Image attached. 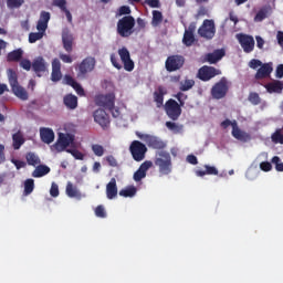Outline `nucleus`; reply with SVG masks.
Returning <instances> with one entry per match:
<instances>
[{
	"instance_id": "f257e3e1",
	"label": "nucleus",
	"mask_w": 283,
	"mask_h": 283,
	"mask_svg": "<svg viewBox=\"0 0 283 283\" xmlns=\"http://www.w3.org/2000/svg\"><path fill=\"white\" fill-rule=\"evenodd\" d=\"M154 165L157 167L160 176H169L174 171V163L171 161V155L165 150L156 154Z\"/></svg>"
},
{
	"instance_id": "f03ea898",
	"label": "nucleus",
	"mask_w": 283,
	"mask_h": 283,
	"mask_svg": "<svg viewBox=\"0 0 283 283\" xmlns=\"http://www.w3.org/2000/svg\"><path fill=\"white\" fill-rule=\"evenodd\" d=\"M8 78L9 85L14 96H17V98H19L20 101H28V98H30V95L28 94V91H25V88L19 84V75L14 70H8Z\"/></svg>"
},
{
	"instance_id": "7ed1b4c3",
	"label": "nucleus",
	"mask_w": 283,
	"mask_h": 283,
	"mask_svg": "<svg viewBox=\"0 0 283 283\" xmlns=\"http://www.w3.org/2000/svg\"><path fill=\"white\" fill-rule=\"evenodd\" d=\"M136 25V20L132 15H125L117 22V34L122 39H128L134 34V28Z\"/></svg>"
},
{
	"instance_id": "20e7f679",
	"label": "nucleus",
	"mask_w": 283,
	"mask_h": 283,
	"mask_svg": "<svg viewBox=\"0 0 283 283\" xmlns=\"http://www.w3.org/2000/svg\"><path fill=\"white\" fill-rule=\"evenodd\" d=\"M231 87V82L227 77H221L219 82L214 83L211 87L210 94L216 101H221L226 98L229 94V88Z\"/></svg>"
},
{
	"instance_id": "39448f33",
	"label": "nucleus",
	"mask_w": 283,
	"mask_h": 283,
	"mask_svg": "<svg viewBox=\"0 0 283 283\" xmlns=\"http://www.w3.org/2000/svg\"><path fill=\"white\" fill-rule=\"evenodd\" d=\"M94 67H96V59L85 57L76 67L77 78H86L90 72H94Z\"/></svg>"
},
{
	"instance_id": "423d86ee",
	"label": "nucleus",
	"mask_w": 283,
	"mask_h": 283,
	"mask_svg": "<svg viewBox=\"0 0 283 283\" xmlns=\"http://www.w3.org/2000/svg\"><path fill=\"white\" fill-rule=\"evenodd\" d=\"M220 74H222V71H220V69L203 65L198 70L197 78H199V81H203V83H207L208 81H211V78L220 76Z\"/></svg>"
},
{
	"instance_id": "0eeeda50",
	"label": "nucleus",
	"mask_w": 283,
	"mask_h": 283,
	"mask_svg": "<svg viewBox=\"0 0 283 283\" xmlns=\"http://www.w3.org/2000/svg\"><path fill=\"white\" fill-rule=\"evenodd\" d=\"M129 151L136 163H143L145 154H147V146L139 140H133L129 146Z\"/></svg>"
},
{
	"instance_id": "6e6552de",
	"label": "nucleus",
	"mask_w": 283,
	"mask_h": 283,
	"mask_svg": "<svg viewBox=\"0 0 283 283\" xmlns=\"http://www.w3.org/2000/svg\"><path fill=\"white\" fill-rule=\"evenodd\" d=\"M165 67L167 72H178L185 67V56L182 55H170L166 59Z\"/></svg>"
},
{
	"instance_id": "1a4fd4ad",
	"label": "nucleus",
	"mask_w": 283,
	"mask_h": 283,
	"mask_svg": "<svg viewBox=\"0 0 283 283\" xmlns=\"http://www.w3.org/2000/svg\"><path fill=\"white\" fill-rule=\"evenodd\" d=\"M136 136L146 143V145H148L151 149H165V147H167L165 142H163V139L158 138L157 136L143 133H136Z\"/></svg>"
},
{
	"instance_id": "9d476101",
	"label": "nucleus",
	"mask_w": 283,
	"mask_h": 283,
	"mask_svg": "<svg viewBox=\"0 0 283 283\" xmlns=\"http://www.w3.org/2000/svg\"><path fill=\"white\" fill-rule=\"evenodd\" d=\"M182 106L176 102V99H168L165 104V111L168 117H170L171 120H178L180 118V115L182 114Z\"/></svg>"
},
{
	"instance_id": "9b49d317",
	"label": "nucleus",
	"mask_w": 283,
	"mask_h": 283,
	"mask_svg": "<svg viewBox=\"0 0 283 283\" xmlns=\"http://www.w3.org/2000/svg\"><path fill=\"white\" fill-rule=\"evenodd\" d=\"M198 34L202 39H213L216 36V22L213 20H203L201 27L198 29Z\"/></svg>"
},
{
	"instance_id": "f8f14e48",
	"label": "nucleus",
	"mask_w": 283,
	"mask_h": 283,
	"mask_svg": "<svg viewBox=\"0 0 283 283\" xmlns=\"http://www.w3.org/2000/svg\"><path fill=\"white\" fill-rule=\"evenodd\" d=\"M237 39L245 54H251L255 50V39L252 35L240 33Z\"/></svg>"
},
{
	"instance_id": "ddd939ff",
	"label": "nucleus",
	"mask_w": 283,
	"mask_h": 283,
	"mask_svg": "<svg viewBox=\"0 0 283 283\" xmlns=\"http://www.w3.org/2000/svg\"><path fill=\"white\" fill-rule=\"evenodd\" d=\"M96 105L104 107L105 109H113L114 105H116V95L114 93L98 95L96 97Z\"/></svg>"
},
{
	"instance_id": "4468645a",
	"label": "nucleus",
	"mask_w": 283,
	"mask_h": 283,
	"mask_svg": "<svg viewBox=\"0 0 283 283\" xmlns=\"http://www.w3.org/2000/svg\"><path fill=\"white\" fill-rule=\"evenodd\" d=\"M118 55L120 57V61L124 65V70L126 72H134V60H132V54L129 53V50L127 48H122L118 50Z\"/></svg>"
},
{
	"instance_id": "2eb2a0df",
	"label": "nucleus",
	"mask_w": 283,
	"mask_h": 283,
	"mask_svg": "<svg viewBox=\"0 0 283 283\" xmlns=\"http://www.w3.org/2000/svg\"><path fill=\"white\" fill-rule=\"evenodd\" d=\"M93 117L95 123H97V125L103 129H107V127H109L111 125L109 115L107 114V112H105V109L103 108L96 109L93 113Z\"/></svg>"
},
{
	"instance_id": "dca6fc26",
	"label": "nucleus",
	"mask_w": 283,
	"mask_h": 283,
	"mask_svg": "<svg viewBox=\"0 0 283 283\" xmlns=\"http://www.w3.org/2000/svg\"><path fill=\"white\" fill-rule=\"evenodd\" d=\"M71 143H74V137H72V135L60 133L53 147L56 151H65V149L70 147Z\"/></svg>"
},
{
	"instance_id": "f3484780",
	"label": "nucleus",
	"mask_w": 283,
	"mask_h": 283,
	"mask_svg": "<svg viewBox=\"0 0 283 283\" xmlns=\"http://www.w3.org/2000/svg\"><path fill=\"white\" fill-rule=\"evenodd\" d=\"M32 70L35 72L36 76L41 77L48 72V62H45L43 56H38L32 62Z\"/></svg>"
},
{
	"instance_id": "a211bd4d",
	"label": "nucleus",
	"mask_w": 283,
	"mask_h": 283,
	"mask_svg": "<svg viewBox=\"0 0 283 283\" xmlns=\"http://www.w3.org/2000/svg\"><path fill=\"white\" fill-rule=\"evenodd\" d=\"M154 164L149 160L144 161L139 168L134 172L133 179L135 182H140L144 178H147V171L151 169Z\"/></svg>"
},
{
	"instance_id": "6ab92c4d",
	"label": "nucleus",
	"mask_w": 283,
	"mask_h": 283,
	"mask_svg": "<svg viewBox=\"0 0 283 283\" xmlns=\"http://www.w3.org/2000/svg\"><path fill=\"white\" fill-rule=\"evenodd\" d=\"M62 43L65 52H72L74 50V35L71 34L70 29L65 28L62 30Z\"/></svg>"
},
{
	"instance_id": "aec40b11",
	"label": "nucleus",
	"mask_w": 283,
	"mask_h": 283,
	"mask_svg": "<svg viewBox=\"0 0 283 283\" xmlns=\"http://www.w3.org/2000/svg\"><path fill=\"white\" fill-rule=\"evenodd\" d=\"M233 129H232V136L233 138H235L237 140H240V143H249V140H251V134L240 129V127H238V122L233 120Z\"/></svg>"
},
{
	"instance_id": "412c9836",
	"label": "nucleus",
	"mask_w": 283,
	"mask_h": 283,
	"mask_svg": "<svg viewBox=\"0 0 283 283\" xmlns=\"http://www.w3.org/2000/svg\"><path fill=\"white\" fill-rule=\"evenodd\" d=\"M273 72V63H264L260 66V69L255 73L256 81H260L262 78H266L268 76H271V73Z\"/></svg>"
},
{
	"instance_id": "4be33fe9",
	"label": "nucleus",
	"mask_w": 283,
	"mask_h": 283,
	"mask_svg": "<svg viewBox=\"0 0 283 283\" xmlns=\"http://www.w3.org/2000/svg\"><path fill=\"white\" fill-rule=\"evenodd\" d=\"M62 78L63 73H61V61L59 59H54L52 61L51 81H53V83H59Z\"/></svg>"
},
{
	"instance_id": "5701e85b",
	"label": "nucleus",
	"mask_w": 283,
	"mask_h": 283,
	"mask_svg": "<svg viewBox=\"0 0 283 283\" xmlns=\"http://www.w3.org/2000/svg\"><path fill=\"white\" fill-rule=\"evenodd\" d=\"M51 14L48 11H41L40 19L36 24V30L39 32H45L48 30V23H50Z\"/></svg>"
},
{
	"instance_id": "b1692460",
	"label": "nucleus",
	"mask_w": 283,
	"mask_h": 283,
	"mask_svg": "<svg viewBox=\"0 0 283 283\" xmlns=\"http://www.w3.org/2000/svg\"><path fill=\"white\" fill-rule=\"evenodd\" d=\"M64 81L66 85H70L71 87H73V90H75L78 96H85V90L78 82H76V80H74V77H72L71 75H65Z\"/></svg>"
},
{
	"instance_id": "393cba45",
	"label": "nucleus",
	"mask_w": 283,
	"mask_h": 283,
	"mask_svg": "<svg viewBox=\"0 0 283 283\" xmlns=\"http://www.w3.org/2000/svg\"><path fill=\"white\" fill-rule=\"evenodd\" d=\"M224 54H226L224 49H218V50H214L212 53H208L206 55V60L208 63L213 65L218 63V61H221Z\"/></svg>"
},
{
	"instance_id": "a878e982",
	"label": "nucleus",
	"mask_w": 283,
	"mask_h": 283,
	"mask_svg": "<svg viewBox=\"0 0 283 283\" xmlns=\"http://www.w3.org/2000/svg\"><path fill=\"white\" fill-rule=\"evenodd\" d=\"M106 196L108 200H114L118 196V186L116 185V178H112L106 185Z\"/></svg>"
},
{
	"instance_id": "bb28decb",
	"label": "nucleus",
	"mask_w": 283,
	"mask_h": 283,
	"mask_svg": "<svg viewBox=\"0 0 283 283\" xmlns=\"http://www.w3.org/2000/svg\"><path fill=\"white\" fill-rule=\"evenodd\" d=\"M265 90L269 94H282L283 91V82L280 80H275L265 85Z\"/></svg>"
},
{
	"instance_id": "cd10ccee",
	"label": "nucleus",
	"mask_w": 283,
	"mask_h": 283,
	"mask_svg": "<svg viewBox=\"0 0 283 283\" xmlns=\"http://www.w3.org/2000/svg\"><path fill=\"white\" fill-rule=\"evenodd\" d=\"M40 137L42 143L51 145V143H54V130H52L51 128H41Z\"/></svg>"
},
{
	"instance_id": "c85d7f7f",
	"label": "nucleus",
	"mask_w": 283,
	"mask_h": 283,
	"mask_svg": "<svg viewBox=\"0 0 283 283\" xmlns=\"http://www.w3.org/2000/svg\"><path fill=\"white\" fill-rule=\"evenodd\" d=\"M23 59V49H17L8 53L7 61L8 63H20Z\"/></svg>"
},
{
	"instance_id": "c756f323",
	"label": "nucleus",
	"mask_w": 283,
	"mask_h": 283,
	"mask_svg": "<svg viewBox=\"0 0 283 283\" xmlns=\"http://www.w3.org/2000/svg\"><path fill=\"white\" fill-rule=\"evenodd\" d=\"M66 196H69V198H76L77 200H81V198H83L81 190H78V188L74 186L71 181H69L66 185Z\"/></svg>"
},
{
	"instance_id": "7c9ffc66",
	"label": "nucleus",
	"mask_w": 283,
	"mask_h": 283,
	"mask_svg": "<svg viewBox=\"0 0 283 283\" xmlns=\"http://www.w3.org/2000/svg\"><path fill=\"white\" fill-rule=\"evenodd\" d=\"M203 168L206 170H196V176L199 178H203V176H218V168L210 165H205Z\"/></svg>"
},
{
	"instance_id": "2f4dec72",
	"label": "nucleus",
	"mask_w": 283,
	"mask_h": 283,
	"mask_svg": "<svg viewBox=\"0 0 283 283\" xmlns=\"http://www.w3.org/2000/svg\"><path fill=\"white\" fill-rule=\"evenodd\" d=\"M165 94H167V90L163 86H158L157 91L154 93V101L157 107H163V103H165Z\"/></svg>"
},
{
	"instance_id": "473e14b6",
	"label": "nucleus",
	"mask_w": 283,
	"mask_h": 283,
	"mask_svg": "<svg viewBox=\"0 0 283 283\" xmlns=\"http://www.w3.org/2000/svg\"><path fill=\"white\" fill-rule=\"evenodd\" d=\"M64 105L69 107V109H76L78 107V97L73 94H67L64 96Z\"/></svg>"
},
{
	"instance_id": "72a5a7b5",
	"label": "nucleus",
	"mask_w": 283,
	"mask_h": 283,
	"mask_svg": "<svg viewBox=\"0 0 283 283\" xmlns=\"http://www.w3.org/2000/svg\"><path fill=\"white\" fill-rule=\"evenodd\" d=\"M50 174V167L46 165H40L36 166V168L32 172L33 178H43V176H48Z\"/></svg>"
},
{
	"instance_id": "f704fd0d",
	"label": "nucleus",
	"mask_w": 283,
	"mask_h": 283,
	"mask_svg": "<svg viewBox=\"0 0 283 283\" xmlns=\"http://www.w3.org/2000/svg\"><path fill=\"white\" fill-rule=\"evenodd\" d=\"M25 160L30 167H38V165H41V158L34 153H27Z\"/></svg>"
},
{
	"instance_id": "c9c22d12",
	"label": "nucleus",
	"mask_w": 283,
	"mask_h": 283,
	"mask_svg": "<svg viewBox=\"0 0 283 283\" xmlns=\"http://www.w3.org/2000/svg\"><path fill=\"white\" fill-rule=\"evenodd\" d=\"M12 140L13 149L15 150L21 149V146L25 143V139L23 138V135H21V133L13 134Z\"/></svg>"
},
{
	"instance_id": "e433bc0d",
	"label": "nucleus",
	"mask_w": 283,
	"mask_h": 283,
	"mask_svg": "<svg viewBox=\"0 0 283 283\" xmlns=\"http://www.w3.org/2000/svg\"><path fill=\"white\" fill-rule=\"evenodd\" d=\"M136 191H137L136 187L129 186L125 189H122L119 191V196H122L123 198H134V196H136Z\"/></svg>"
},
{
	"instance_id": "4c0bfd02",
	"label": "nucleus",
	"mask_w": 283,
	"mask_h": 283,
	"mask_svg": "<svg viewBox=\"0 0 283 283\" xmlns=\"http://www.w3.org/2000/svg\"><path fill=\"white\" fill-rule=\"evenodd\" d=\"M163 23V12L158 10L153 11V19H151V25L153 28H158Z\"/></svg>"
},
{
	"instance_id": "58836bf2",
	"label": "nucleus",
	"mask_w": 283,
	"mask_h": 283,
	"mask_svg": "<svg viewBox=\"0 0 283 283\" xmlns=\"http://www.w3.org/2000/svg\"><path fill=\"white\" fill-rule=\"evenodd\" d=\"M272 143L275 145H283L282 128H277L271 136Z\"/></svg>"
},
{
	"instance_id": "ea45409f",
	"label": "nucleus",
	"mask_w": 283,
	"mask_h": 283,
	"mask_svg": "<svg viewBox=\"0 0 283 283\" xmlns=\"http://www.w3.org/2000/svg\"><path fill=\"white\" fill-rule=\"evenodd\" d=\"M182 41L187 45V48L193 45V42L196 41V36H193V31H185Z\"/></svg>"
},
{
	"instance_id": "a19ab883",
	"label": "nucleus",
	"mask_w": 283,
	"mask_h": 283,
	"mask_svg": "<svg viewBox=\"0 0 283 283\" xmlns=\"http://www.w3.org/2000/svg\"><path fill=\"white\" fill-rule=\"evenodd\" d=\"M25 3V0H7V7L9 10H17Z\"/></svg>"
},
{
	"instance_id": "79ce46f5",
	"label": "nucleus",
	"mask_w": 283,
	"mask_h": 283,
	"mask_svg": "<svg viewBox=\"0 0 283 283\" xmlns=\"http://www.w3.org/2000/svg\"><path fill=\"white\" fill-rule=\"evenodd\" d=\"M34 191V179H27L24 181V196H30Z\"/></svg>"
},
{
	"instance_id": "37998d69",
	"label": "nucleus",
	"mask_w": 283,
	"mask_h": 283,
	"mask_svg": "<svg viewBox=\"0 0 283 283\" xmlns=\"http://www.w3.org/2000/svg\"><path fill=\"white\" fill-rule=\"evenodd\" d=\"M166 127L172 132V134H180V132H182V125H178L174 122H166Z\"/></svg>"
},
{
	"instance_id": "c03bdc74",
	"label": "nucleus",
	"mask_w": 283,
	"mask_h": 283,
	"mask_svg": "<svg viewBox=\"0 0 283 283\" xmlns=\"http://www.w3.org/2000/svg\"><path fill=\"white\" fill-rule=\"evenodd\" d=\"M196 85V81L193 80H186L185 82L180 83V92H189V90H191V87H193Z\"/></svg>"
},
{
	"instance_id": "a18cd8bd",
	"label": "nucleus",
	"mask_w": 283,
	"mask_h": 283,
	"mask_svg": "<svg viewBox=\"0 0 283 283\" xmlns=\"http://www.w3.org/2000/svg\"><path fill=\"white\" fill-rule=\"evenodd\" d=\"M43 34H45L43 31L30 33L29 43H36V41H41V39H43Z\"/></svg>"
},
{
	"instance_id": "49530a36",
	"label": "nucleus",
	"mask_w": 283,
	"mask_h": 283,
	"mask_svg": "<svg viewBox=\"0 0 283 283\" xmlns=\"http://www.w3.org/2000/svg\"><path fill=\"white\" fill-rule=\"evenodd\" d=\"M96 218H107V211H105V206L99 205L95 208Z\"/></svg>"
},
{
	"instance_id": "de8ad7c7",
	"label": "nucleus",
	"mask_w": 283,
	"mask_h": 283,
	"mask_svg": "<svg viewBox=\"0 0 283 283\" xmlns=\"http://www.w3.org/2000/svg\"><path fill=\"white\" fill-rule=\"evenodd\" d=\"M92 151L95 154V156H103L105 154V148L102 145L94 144L92 145Z\"/></svg>"
},
{
	"instance_id": "09e8293b",
	"label": "nucleus",
	"mask_w": 283,
	"mask_h": 283,
	"mask_svg": "<svg viewBox=\"0 0 283 283\" xmlns=\"http://www.w3.org/2000/svg\"><path fill=\"white\" fill-rule=\"evenodd\" d=\"M248 101H250L252 103V105H260V103H261L260 94L250 93Z\"/></svg>"
},
{
	"instance_id": "8fccbe9b",
	"label": "nucleus",
	"mask_w": 283,
	"mask_h": 283,
	"mask_svg": "<svg viewBox=\"0 0 283 283\" xmlns=\"http://www.w3.org/2000/svg\"><path fill=\"white\" fill-rule=\"evenodd\" d=\"M20 67H22V70H25L27 72H30V70H32V62L28 59H22L20 61Z\"/></svg>"
},
{
	"instance_id": "3c124183",
	"label": "nucleus",
	"mask_w": 283,
	"mask_h": 283,
	"mask_svg": "<svg viewBox=\"0 0 283 283\" xmlns=\"http://www.w3.org/2000/svg\"><path fill=\"white\" fill-rule=\"evenodd\" d=\"M111 63L113 67H116V70H123V65L118 63V57L116 56V53L111 54Z\"/></svg>"
},
{
	"instance_id": "603ef678",
	"label": "nucleus",
	"mask_w": 283,
	"mask_h": 283,
	"mask_svg": "<svg viewBox=\"0 0 283 283\" xmlns=\"http://www.w3.org/2000/svg\"><path fill=\"white\" fill-rule=\"evenodd\" d=\"M175 98H177L179 105L181 107H185V101H187V95L182 92H179L175 95Z\"/></svg>"
},
{
	"instance_id": "864d4df0",
	"label": "nucleus",
	"mask_w": 283,
	"mask_h": 283,
	"mask_svg": "<svg viewBox=\"0 0 283 283\" xmlns=\"http://www.w3.org/2000/svg\"><path fill=\"white\" fill-rule=\"evenodd\" d=\"M280 157L279 156H274L272 158V163L273 165H275V169L276 171H283V163H280Z\"/></svg>"
},
{
	"instance_id": "5fc2aeb1",
	"label": "nucleus",
	"mask_w": 283,
	"mask_h": 283,
	"mask_svg": "<svg viewBox=\"0 0 283 283\" xmlns=\"http://www.w3.org/2000/svg\"><path fill=\"white\" fill-rule=\"evenodd\" d=\"M54 6L60 8L62 12H65L67 10V1L65 0H54Z\"/></svg>"
},
{
	"instance_id": "6e6d98bb",
	"label": "nucleus",
	"mask_w": 283,
	"mask_h": 283,
	"mask_svg": "<svg viewBox=\"0 0 283 283\" xmlns=\"http://www.w3.org/2000/svg\"><path fill=\"white\" fill-rule=\"evenodd\" d=\"M69 154H72V156L76 159V160H84L85 155H83V153H81L80 150H67Z\"/></svg>"
},
{
	"instance_id": "4d7b16f0",
	"label": "nucleus",
	"mask_w": 283,
	"mask_h": 283,
	"mask_svg": "<svg viewBox=\"0 0 283 283\" xmlns=\"http://www.w3.org/2000/svg\"><path fill=\"white\" fill-rule=\"evenodd\" d=\"M50 195L52 196V198H59V185H56L55 182L51 185Z\"/></svg>"
},
{
	"instance_id": "13d9d810",
	"label": "nucleus",
	"mask_w": 283,
	"mask_h": 283,
	"mask_svg": "<svg viewBox=\"0 0 283 283\" xmlns=\"http://www.w3.org/2000/svg\"><path fill=\"white\" fill-rule=\"evenodd\" d=\"M249 66H250L252 70H258V67H262V61L252 59V60L250 61V63H249Z\"/></svg>"
},
{
	"instance_id": "bf43d9fd",
	"label": "nucleus",
	"mask_w": 283,
	"mask_h": 283,
	"mask_svg": "<svg viewBox=\"0 0 283 283\" xmlns=\"http://www.w3.org/2000/svg\"><path fill=\"white\" fill-rule=\"evenodd\" d=\"M106 161L108 163L109 167H118V161L116 160L115 156H106Z\"/></svg>"
},
{
	"instance_id": "052dcab7",
	"label": "nucleus",
	"mask_w": 283,
	"mask_h": 283,
	"mask_svg": "<svg viewBox=\"0 0 283 283\" xmlns=\"http://www.w3.org/2000/svg\"><path fill=\"white\" fill-rule=\"evenodd\" d=\"M124 14H132V9L127 6H123L118 10V17H123Z\"/></svg>"
},
{
	"instance_id": "680f3d73",
	"label": "nucleus",
	"mask_w": 283,
	"mask_h": 283,
	"mask_svg": "<svg viewBox=\"0 0 283 283\" xmlns=\"http://www.w3.org/2000/svg\"><path fill=\"white\" fill-rule=\"evenodd\" d=\"M260 169L262 171H271V169H273V166L269 161H263L260 164Z\"/></svg>"
},
{
	"instance_id": "e2e57ef3",
	"label": "nucleus",
	"mask_w": 283,
	"mask_h": 283,
	"mask_svg": "<svg viewBox=\"0 0 283 283\" xmlns=\"http://www.w3.org/2000/svg\"><path fill=\"white\" fill-rule=\"evenodd\" d=\"M12 165H14L15 169H23V167H25V161H21L18 159H11Z\"/></svg>"
},
{
	"instance_id": "0e129e2a",
	"label": "nucleus",
	"mask_w": 283,
	"mask_h": 283,
	"mask_svg": "<svg viewBox=\"0 0 283 283\" xmlns=\"http://www.w3.org/2000/svg\"><path fill=\"white\" fill-rule=\"evenodd\" d=\"M145 4L149 8H160V0H146Z\"/></svg>"
},
{
	"instance_id": "69168bd1",
	"label": "nucleus",
	"mask_w": 283,
	"mask_h": 283,
	"mask_svg": "<svg viewBox=\"0 0 283 283\" xmlns=\"http://www.w3.org/2000/svg\"><path fill=\"white\" fill-rule=\"evenodd\" d=\"M60 59L63 63H73V59H72V55H67L65 53H61L60 54Z\"/></svg>"
},
{
	"instance_id": "338daca9",
	"label": "nucleus",
	"mask_w": 283,
	"mask_h": 283,
	"mask_svg": "<svg viewBox=\"0 0 283 283\" xmlns=\"http://www.w3.org/2000/svg\"><path fill=\"white\" fill-rule=\"evenodd\" d=\"M275 76H276V78H283V64H279L276 66Z\"/></svg>"
},
{
	"instance_id": "774afa93",
	"label": "nucleus",
	"mask_w": 283,
	"mask_h": 283,
	"mask_svg": "<svg viewBox=\"0 0 283 283\" xmlns=\"http://www.w3.org/2000/svg\"><path fill=\"white\" fill-rule=\"evenodd\" d=\"M276 39H277L279 45H281V48H283V32L282 31L277 32Z\"/></svg>"
}]
</instances>
